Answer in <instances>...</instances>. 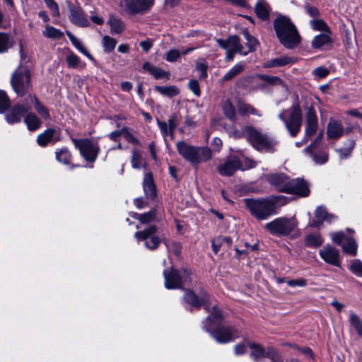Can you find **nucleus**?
<instances>
[{"instance_id":"nucleus-1","label":"nucleus","mask_w":362,"mask_h":362,"mask_svg":"<svg viewBox=\"0 0 362 362\" xmlns=\"http://www.w3.org/2000/svg\"><path fill=\"white\" fill-rule=\"evenodd\" d=\"M33 104L35 105V109L42 119H50L47 108L40 103L35 95L29 94L22 103H18L12 107L6 115V122L10 124L20 122L23 115L31 110Z\"/></svg>"},{"instance_id":"nucleus-2","label":"nucleus","mask_w":362,"mask_h":362,"mask_svg":"<svg viewBox=\"0 0 362 362\" xmlns=\"http://www.w3.org/2000/svg\"><path fill=\"white\" fill-rule=\"evenodd\" d=\"M223 318L222 314L217 306H214L211 315L207 317L204 329L210 333L212 337L220 344H225L234 340L238 336V331L233 327H220L211 331L212 325H218Z\"/></svg>"},{"instance_id":"nucleus-3","label":"nucleus","mask_w":362,"mask_h":362,"mask_svg":"<svg viewBox=\"0 0 362 362\" xmlns=\"http://www.w3.org/2000/svg\"><path fill=\"white\" fill-rule=\"evenodd\" d=\"M274 28L280 42L287 48H293L300 42V36L290 18L278 16L274 21Z\"/></svg>"},{"instance_id":"nucleus-4","label":"nucleus","mask_w":362,"mask_h":362,"mask_svg":"<svg viewBox=\"0 0 362 362\" xmlns=\"http://www.w3.org/2000/svg\"><path fill=\"white\" fill-rule=\"evenodd\" d=\"M178 153L194 168H197L201 163L209 160L212 153L208 147H199L192 146L185 141H180L176 144Z\"/></svg>"},{"instance_id":"nucleus-5","label":"nucleus","mask_w":362,"mask_h":362,"mask_svg":"<svg viewBox=\"0 0 362 362\" xmlns=\"http://www.w3.org/2000/svg\"><path fill=\"white\" fill-rule=\"evenodd\" d=\"M242 134L253 148L259 151L273 153L276 149L278 142L274 139L260 133L252 127H245Z\"/></svg>"},{"instance_id":"nucleus-6","label":"nucleus","mask_w":362,"mask_h":362,"mask_svg":"<svg viewBox=\"0 0 362 362\" xmlns=\"http://www.w3.org/2000/svg\"><path fill=\"white\" fill-rule=\"evenodd\" d=\"M244 202L250 214L258 220H266L277 213L276 201L273 198L245 199Z\"/></svg>"},{"instance_id":"nucleus-7","label":"nucleus","mask_w":362,"mask_h":362,"mask_svg":"<svg viewBox=\"0 0 362 362\" xmlns=\"http://www.w3.org/2000/svg\"><path fill=\"white\" fill-rule=\"evenodd\" d=\"M11 85L18 96H24L32 90L31 75L27 66H19L12 74Z\"/></svg>"},{"instance_id":"nucleus-8","label":"nucleus","mask_w":362,"mask_h":362,"mask_svg":"<svg viewBox=\"0 0 362 362\" xmlns=\"http://www.w3.org/2000/svg\"><path fill=\"white\" fill-rule=\"evenodd\" d=\"M279 118L284 123L286 129L292 137H296L300 131L302 125V112L298 105H293L288 110H282Z\"/></svg>"},{"instance_id":"nucleus-9","label":"nucleus","mask_w":362,"mask_h":362,"mask_svg":"<svg viewBox=\"0 0 362 362\" xmlns=\"http://www.w3.org/2000/svg\"><path fill=\"white\" fill-rule=\"evenodd\" d=\"M297 226L294 218L279 217L267 223L264 228L272 235L284 237L288 235Z\"/></svg>"},{"instance_id":"nucleus-10","label":"nucleus","mask_w":362,"mask_h":362,"mask_svg":"<svg viewBox=\"0 0 362 362\" xmlns=\"http://www.w3.org/2000/svg\"><path fill=\"white\" fill-rule=\"evenodd\" d=\"M190 273L185 269L180 271L173 268L163 272L165 287L168 289L180 288L182 285L190 281Z\"/></svg>"},{"instance_id":"nucleus-11","label":"nucleus","mask_w":362,"mask_h":362,"mask_svg":"<svg viewBox=\"0 0 362 362\" xmlns=\"http://www.w3.org/2000/svg\"><path fill=\"white\" fill-rule=\"evenodd\" d=\"M75 147L78 149L81 156L88 162H94L100 152L98 142L88 139H71Z\"/></svg>"},{"instance_id":"nucleus-12","label":"nucleus","mask_w":362,"mask_h":362,"mask_svg":"<svg viewBox=\"0 0 362 362\" xmlns=\"http://www.w3.org/2000/svg\"><path fill=\"white\" fill-rule=\"evenodd\" d=\"M245 166L241 164L240 160L236 156L229 157L224 163L218 167V171L222 176H231L237 170H245L255 168L257 165L255 161L245 159Z\"/></svg>"},{"instance_id":"nucleus-13","label":"nucleus","mask_w":362,"mask_h":362,"mask_svg":"<svg viewBox=\"0 0 362 362\" xmlns=\"http://www.w3.org/2000/svg\"><path fill=\"white\" fill-rule=\"evenodd\" d=\"M158 227L156 225H151L142 230L134 233V238L137 241H144L146 248L151 250H156L160 244V238L156 235Z\"/></svg>"},{"instance_id":"nucleus-14","label":"nucleus","mask_w":362,"mask_h":362,"mask_svg":"<svg viewBox=\"0 0 362 362\" xmlns=\"http://www.w3.org/2000/svg\"><path fill=\"white\" fill-rule=\"evenodd\" d=\"M218 45L226 51V59L230 62L233 59L236 53L246 55L247 52H244L243 46L240 43V40L237 35H231L226 40L216 39Z\"/></svg>"},{"instance_id":"nucleus-15","label":"nucleus","mask_w":362,"mask_h":362,"mask_svg":"<svg viewBox=\"0 0 362 362\" xmlns=\"http://www.w3.org/2000/svg\"><path fill=\"white\" fill-rule=\"evenodd\" d=\"M185 293L182 300L185 303L191 306V310L193 308L199 309L201 306L204 305L205 310L209 311L210 297L205 291L202 290L198 295L191 289H185Z\"/></svg>"},{"instance_id":"nucleus-16","label":"nucleus","mask_w":362,"mask_h":362,"mask_svg":"<svg viewBox=\"0 0 362 362\" xmlns=\"http://www.w3.org/2000/svg\"><path fill=\"white\" fill-rule=\"evenodd\" d=\"M329 235L334 243L342 247L344 253L351 256L357 255V244L354 239L346 238L343 231L331 233Z\"/></svg>"},{"instance_id":"nucleus-17","label":"nucleus","mask_w":362,"mask_h":362,"mask_svg":"<svg viewBox=\"0 0 362 362\" xmlns=\"http://www.w3.org/2000/svg\"><path fill=\"white\" fill-rule=\"evenodd\" d=\"M305 127L303 143H307L309 138L316 134L318 129V119L313 106L305 107Z\"/></svg>"},{"instance_id":"nucleus-18","label":"nucleus","mask_w":362,"mask_h":362,"mask_svg":"<svg viewBox=\"0 0 362 362\" xmlns=\"http://www.w3.org/2000/svg\"><path fill=\"white\" fill-rule=\"evenodd\" d=\"M153 3L154 0H124L121 5H124L127 12L134 14L148 10Z\"/></svg>"},{"instance_id":"nucleus-19","label":"nucleus","mask_w":362,"mask_h":362,"mask_svg":"<svg viewBox=\"0 0 362 362\" xmlns=\"http://www.w3.org/2000/svg\"><path fill=\"white\" fill-rule=\"evenodd\" d=\"M61 140L59 128H48L37 137V144L41 147L47 146L49 143L55 144Z\"/></svg>"},{"instance_id":"nucleus-20","label":"nucleus","mask_w":362,"mask_h":362,"mask_svg":"<svg viewBox=\"0 0 362 362\" xmlns=\"http://www.w3.org/2000/svg\"><path fill=\"white\" fill-rule=\"evenodd\" d=\"M286 193L307 197L310 193L309 184L302 178L290 180Z\"/></svg>"},{"instance_id":"nucleus-21","label":"nucleus","mask_w":362,"mask_h":362,"mask_svg":"<svg viewBox=\"0 0 362 362\" xmlns=\"http://www.w3.org/2000/svg\"><path fill=\"white\" fill-rule=\"evenodd\" d=\"M320 257L327 264L335 267H340L339 252L331 245L324 246L319 251Z\"/></svg>"},{"instance_id":"nucleus-22","label":"nucleus","mask_w":362,"mask_h":362,"mask_svg":"<svg viewBox=\"0 0 362 362\" xmlns=\"http://www.w3.org/2000/svg\"><path fill=\"white\" fill-rule=\"evenodd\" d=\"M267 180L279 191L286 192L290 179L284 173H273L267 176Z\"/></svg>"},{"instance_id":"nucleus-23","label":"nucleus","mask_w":362,"mask_h":362,"mask_svg":"<svg viewBox=\"0 0 362 362\" xmlns=\"http://www.w3.org/2000/svg\"><path fill=\"white\" fill-rule=\"evenodd\" d=\"M69 18L73 23L80 27H88L90 25L85 13L82 9L78 7L70 8Z\"/></svg>"},{"instance_id":"nucleus-24","label":"nucleus","mask_w":362,"mask_h":362,"mask_svg":"<svg viewBox=\"0 0 362 362\" xmlns=\"http://www.w3.org/2000/svg\"><path fill=\"white\" fill-rule=\"evenodd\" d=\"M143 188L146 198L153 199L156 197V189L153 182V175L151 173L144 175Z\"/></svg>"},{"instance_id":"nucleus-25","label":"nucleus","mask_w":362,"mask_h":362,"mask_svg":"<svg viewBox=\"0 0 362 362\" xmlns=\"http://www.w3.org/2000/svg\"><path fill=\"white\" fill-rule=\"evenodd\" d=\"M344 134V127L342 124L334 119H331L327 128V136L329 139H337L340 138Z\"/></svg>"},{"instance_id":"nucleus-26","label":"nucleus","mask_w":362,"mask_h":362,"mask_svg":"<svg viewBox=\"0 0 362 362\" xmlns=\"http://www.w3.org/2000/svg\"><path fill=\"white\" fill-rule=\"evenodd\" d=\"M23 116H24L23 122L29 131L34 132L42 127L41 119L35 113L29 111Z\"/></svg>"},{"instance_id":"nucleus-27","label":"nucleus","mask_w":362,"mask_h":362,"mask_svg":"<svg viewBox=\"0 0 362 362\" xmlns=\"http://www.w3.org/2000/svg\"><path fill=\"white\" fill-rule=\"evenodd\" d=\"M132 216L134 219L138 220L142 224H148L159 221L156 209L144 214L134 213Z\"/></svg>"},{"instance_id":"nucleus-28","label":"nucleus","mask_w":362,"mask_h":362,"mask_svg":"<svg viewBox=\"0 0 362 362\" xmlns=\"http://www.w3.org/2000/svg\"><path fill=\"white\" fill-rule=\"evenodd\" d=\"M270 10V6L265 0H258L255 4V13L262 21L269 19Z\"/></svg>"},{"instance_id":"nucleus-29","label":"nucleus","mask_w":362,"mask_h":362,"mask_svg":"<svg viewBox=\"0 0 362 362\" xmlns=\"http://www.w3.org/2000/svg\"><path fill=\"white\" fill-rule=\"evenodd\" d=\"M238 112L243 116H248L250 115L261 117L262 113L259 110L255 109L252 105L245 102L239 100L237 104Z\"/></svg>"},{"instance_id":"nucleus-30","label":"nucleus","mask_w":362,"mask_h":362,"mask_svg":"<svg viewBox=\"0 0 362 362\" xmlns=\"http://www.w3.org/2000/svg\"><path fill=\"white\" fill-rule=\"evenodd\" d=\"M143 69L144 71H148L153 77L156 79L166 78H169L170 74L169 72L165 71L162 69L154 66L151 64L149 62H145L143 64Z\"/></svg>"},{"instance_id":"nucleus-31","label":"nucleus","mask_w":362,"mask_h":362,"mask_svg":"<svg viewBox=\"0 0 362 362\" xmlns=\"http://www.w3.org/2000/svg\"><path fill=\"white\" fill-rule=\"evenodd\" d=\"M67 37H69V40L71 42L73 45L82 54H83L85 56H86L91 61L95 62L94 57L86 50V49L84 47L82 42L75 37L71 32L66 31V32Z\"/></svg>"},{"instance_id":"nucleus-32","label":"nucleus","mask_w":362,"mask_h":362,"mask_svg":"<svg viewBox=\"0 0 362 362\" xmlns=\"http://www.w3.org/2000/svg\"><path fill=\"white\" fill-rule=\"evenodd\" d=\"M245 64L243 62L235 64L226 74L221 78V81L224 83L230 81L238 76L245 70Z\"/></svg>"},{"instance_id":"nucleus-33","label":"nucleus","mask_w":362,"mask_h":362,"mask_svg":"<svg viewBox=\"0 0 362 362\" xmlns=\"http://www.w3.org/2000/svg\"><path fill=\"white\" fill-rule=\"evenodd\" d=\"M315 215L317 218V222H319V223H322L323 221L330 223L337 219V217L334 215L328 214L326 209L322 206H319L316 209Z\"/></svg>"},{"instance_id":"nucleus-34","label":"nucleus","mask_w":362,"mask_h":362,"mask_svg":"<svg viewBox=\"0 0 362 362\" xmlns=\"http://www.w3.org/2000/svg\"><path fill=\"white\" fill-rule=\"evenodd\" d=\"M331 32L323 33L315 36L312 41V47L315 49H320L322 46L329 44L331 42Z\"/></svg>"},{"instance_id":"nucleus-35","label":"nucleus","mask_w":362,"mask_h":362,"mask_svg":"<svg viewBox=\"0 0 362 362\" xmlns=\"http://www.w3.org/2000/svg\"><path fill=\"white\" fill-rule=\"evenodd\" d=\"M66 62L69 68L71 69H83L86 66L80 58L73 52H70L66 57Z\"/></svg>"},{"instance_id":"nucleus-36","label":"nucleus","mask_w":362,"mask_h":362,"mask_svg":"<svg viewBox=\"0 0 362 362\" xmlns=\"http://www.w3.org/2000/svg\"><path fill=\"white\" fill-rule=\"evenodd\" d=\"M250 347L252 349L250 356L255 361H260L262 358H266V349L260 345L252 343L250 344Z\"/></svg>"},{"instance_id":"nucleus-37","label":"nucleus","mask_w":362,"mask_h":362,"mask_svg":"<svg viewBox=\"0 0 362 362\" xmlns=\"http://www.w3.org/2000/svg\"><path fill=\"white\" fill-rule=\"evenodd\" d=\"M107 23L110 26L112 34H119L124 30V25L122 21L113 16H110Z\"/></svg>"},{"instance_id":"nucleus-38","label":"nucleus","mask_w":362,"mask_h":362,"mask_svg":"<svg viewBox=\"0 0 362 362\" xmlns=\"http://www.w3.org/2000/svg\"><path fill=\"white\" fill-rule=\"evenodd\" d=\"M293 62L292 58L288 56H281L279 57H276L273 59L266 64V67H279L283 66L286 64H291Z\"/></svg>"},{"instance_id":"nucleus-39","label":"nucleus","mask_w":362,"mask_h":362,"mask_svg":"<svg viewBox=\"0 0 362 362\" xmlns=\"http://www.w3.org/2000/svg\"><path fill=\"white\" fill-rule=\"evenodd\" d=\"M56 159L57 161L68 165L71 162V154L67 148L63 147L57 149L55 151Z\"/></svg>"},{"instance_id":"nucleus-40","label":"nucleus","mask_w":362,"mask_h":362,"mask_svg":"<svg viewBox=\"0 0 362 362\" xmlns=\"http://www.w3.org/2000/svg\"><path fill=\"white\" fill-rule=\"evenodd\" d=\"M222 109L224 115L230 121H235L236 119V112L235 107L233 105L229 100L223 101L222 104Z\"/></svg>"},{"instance_id":"nucleus-41","label":"nucleus","mask_w":362,"mask_h":362,"mask_svg":"<svg viewBox=\"0 0 362 362\" xmlns=\"http://www.w3.org/2000/svg\"><path fill=\"white\" fill-rule=\"evenodd\" d=\"M155 89L160 94L172 98L179 94L180 90L175 86H156Z\"/></svg>"},{"instance_id":"nucleus-42","label":"nucleus","mask_w":362,"mask_h":362,"mask_svg":"<svg viewBox=\"0 0 362 362\" xmlns=\"http://www.w3.org/2000/svg\"><path fill=\"white\" fill-rule=\"evenodd\" d=\"M243 36L246 40V45L248 48V52L255 51L257 45H259L258 40L252 35H251L247 30H244L243 32Z\"/></svg>"},{"instance_id":"nucleus-43","label":"nucleus","mask_w":362,"mask_h":362,"mask_svg":"<svg viewBox=\"0 0 362 362\" xmlns=\"http://www.w3.org/2000/svg\"><path fill=\"white\" fill-rule=\"evenodd\" d=\"M43 35L50 39H60L63 37L64 33L60 30L54 27L47 25L45 30L43 31Z\"/></svg>"},{"instance_id":"nucleus-44","label":"nucleus","mask_w":362,"mask_h":362,"mask_svg":"<svg viewBox=\"0 0 362 362\" xmlns=\"http://www.w3.org/2000/svg\"><path fill=\"white\" fill-rule=\"evenodd\" d=\"M305 245L310 247H319L323 243V239L319 233L310 234L305 238Z\"/></svg>"},{"instance_id":"nucleus-45","label":"nucleus","mask_w":362,"mask_h":362,"mask_svg":"<svg viewBox=\"0 0 362 362\" xmlns=\"http://www.w3.org/2000/svg\"><path fill=\"white\" fill-rule=\"evenodd\" d=\"M132 166L133 168H141L145 165V160H144L141 153L137 151H133L131 160Z\"/></svg>"},{"instance_id":"nucleus-46","label":"nucleus","mask_w":362,"mask_h":362,"mask_svg":"<svg viewBox=\"0 0 362 362\" xmlns=\"http://www.w3.org/2000/svg\"><path fill=\"white\" fill-rule=\"evenodd\" d=\"M311 28L317 31L329 33L330 30L327 23L322 19H315L310 22Z\"/></svg>"},{"instance_id":"nucleus-47","label":"nucleus","mask_w":362,"mask_h":362,"mask_svg":"<svg viewBox=\"0 0 362 362\" xmlns=\"http://www.w3.org/2000/svg\"><path fill=\"white\" fill-rule=\"evenodd\" d=\"M349 322L351 327H353L356 331L357 334L360 337H362V322L360 317L355 313H351Z\"/></svg>"},{"instance_id":"nucleus-48","label":"nucleus","mask_w":362,"mask_h":362,"mask_svg":"<svg viewBox=\"0 0 362 362\" xmlns=\"http://www.w3.org/2000/svg\"><path fill=\"white\" fill-rule=\"evenodd\" d=\"M116 44V40L110 37L108 35H105L103 38V50L106 53H110L112 52L115 49Z\"/></svg>"},{"instance_id":"nucleus-49","label":"nucleus","mask_w":362,"mask_h":362,"mask_svg":"<svg viewBox=\"0 0 362 362\" xmlns=\"http://www.w3.org/2000/svg\"><path fill=\"white\" fill-rule=\"evenodd\" d=\"M313 161L318 165L325 163L328 160V154L325 151H319L317 153H313V151L310 153Z\"/></svg>"},{"instance_id":"nucleus-50","label":"nucleus","mask_w":362,"mask_h":362,"mask_svg":"<svg viewBox=\"0 0 362 362\" xmlns=\"http://www.w3.org/2000/svg\"><path fill=\"white\" fill-rule=\"evenodd\" d=\"M208 65L204 59H200L196 64V69L199 72V78L200 80L205 79L207 77Z\"/></svg>"},{"instance_id":"nucleus-51","label":"nucleus","mask_w":362,"mask_h":362,"mask_svg":"<svg viewBox=\"0 0 362 362\" xmlns=\"http://www.w3.org/2000/svg\"><path fill=\"white\" fill-rule=\"evenodd\" d=\"M266 358H269L272 362H283V358L280 354L272 346L266 349Z\"/></svg>"},{"instance_id":"nucleus-52","label":"nucleus","mask_w":362,"mask_h":362,"mask_svg":"<svg viewBox=\"0 0 362 362\" xmlns=\"http://www.w3.org/2000/svg\"><path fill=\"white\" fill-rule=\"evenodd\" d=\"M179 122L180 118L177 114H173L168 118V124L169 127V133L172 138L173 137L174 131L177 127Z\"/></svg>"},{"instance_id":"nucleus-53","label":"nucleus","mask_w":362,"mask_h":362,"mask_svg":"<svg viewBox=\"0 0 362 362\" xmlns=\"http://www.w3.org/2000/svg\"><path fill=\"white\" fill-rule=\"evenodd\" d=\"M10 47L11 43L8 35L0 32V53L7 52Z\"/></svg>"},{"instance_id":"nucleus-54","label":"nucleus","mask_w":362,"mask_h":362,"mask_svg":"<svg viewBox=\"0 0 362 362\" xmlns=\"http://www.w3.org/2000/svg\"><path fill=\"white\" fill-rule=\"evenodd\" d=\"M10 106V100L4 90H0V113H4Z\"/></svg>"},{"instance_id":"nucleus-55","label":"nucleus","mask_w":362,"mask_h":362,"mask_svg":"<svg viewBox=\"0 0 362 362\" xmlns=\"http://www.w3.org/2000/svg\"><path fill=\"white\" fill-rule=\"evenodd\" d=\"M164 243L168 248V250L172 251L175 255L178 256L181 253L182 245L179 242H171L169 243L166 240L164 241Z\"/></svg>"},{"instance_id":"nucleus-56","label":"nucleus","mask_w":362,"mask_h":362,"mask_svg":"<svg viewBox=\"0 0 362 362\" xmlns=\"http://www.w3.org/2000/svg\"><path fill=\"white\" fill-rule=\"evenodd\" d=\"M350 269L356 275L362 277V262L361 261L354 260L350 265Z\"/></svg>"},{"instance_id":"nucleus-57","label":"nucleus","mask_w":362,"mask_h":362,"mask_svg":"<svg viewBox=\"0 0 362 362\" xmlns=\"http://www.w3.org/2000/svg\"><path fill=\"white\" fill-rule=\"evenodd\" d=\"M122 136L129 143L138 144L139 140L129 131L128 128H122Z\"/></svg>"},{"instance_id":"nucleus-58","label":"nucleus","mask_w":362,"mask_h":362,"mask_svg":"<svg viewBox=\"0 0 362 362\" xmlns=\"http://www.w3.org/2000/svg\"><path fill=\"white\" fill-rule=\"evenodd\" d=\"M286 284L291 287H305L307 285V281L304 279L300 278L288 280L286 281Z\"/></svg>"},{"instance_id":"nucleus-59","label":"nucleus","mask_w":362,"mask_h":362,"mask_svg":"<svg viewBox=\"0 0 362 362\" xmlns=\"http://www.w3.org/2000/svg\"><path fill=\"white\" fill-rule=\"evenodd\" d=\"M158 126L161 132L162 136L165 139H166V137L170 135L169 133V127L167 122H162L160 120H157Z\"/></svg>"},{"instance_id":"nucleus-60","label":"nucleus","mask_w":362,"mask_h":362,"mask_svg":"<svg viewBox=\"0 0 362 362\" xmlns=\"http://www.w3.org/2000/svg\"><path fill=\"white\" fill-rule=\"evenodd\" d=\"M180 57V52L176 49H170L167 54L165 59L169 62H174Z\"/></svg>"},{"instance_id":"nucleus-61","label":"nucleus","mask_w":362,"mask_h":362,"mask_svg":"<svg viewBox=\"0 0 362 362\" xmlns=\"http://www.w3.org/2000/svg\"><path fill=\"white\" fill-rule=\"evenodd\" d=\"M188 87L195 95L197 97L200 95L199 84L197 80H190L188 83Z\"/></svg>"},{"instance_id":"nucleus-62","label":"nucleus","mask_w":362,"mask_h":362,"mask_svg":"<svg viewBox=\"0 0 362 362\" xmlns=\"http://www.w3.org/2000/svg\"><path fill=\"white\" fill-rule=\"evenodd\" d=\"M47 7L52 11L55 16H59V10L57 4L54 0H45Z\"/></svg>"},{"instance_id":"nucleus-63","label":"nucleus","mask_w":362,"mask_h":362,"mask_svg":"<svg viewBox=\"0 0 362 362\" xmlns=\"http://www.w3.org/2000/svg\"><path fill=\"white\" fill-rule=\"evenodd\" d=\"M322 135H323V133L322 132H320L319 134V135L317 136V138L315 139V140L312 143L310 144L306 148H305V151L306 153H310L312 151H313V149H315V148H317V145L319 144V143L322 140Z\"/></svg>"},{"instance_id":"nucleus-64","label":"nucleus","mask_w":362,"mask_h":362,"mask_svg":"<svg viewBox=\"0 0 362 362\" xmlns=\"http://www.w3.org/2000/svg\"><path fill=\"white\" fill-rule=\"evenodd\" d=\"M260 78L264 80V81L271 83V84H276V83H281L282 81L276 76H272L268 75H262Z\"/></svg>"}]
</instances>
